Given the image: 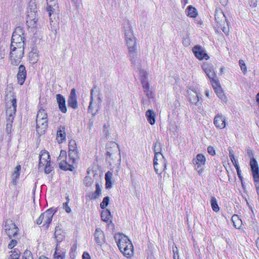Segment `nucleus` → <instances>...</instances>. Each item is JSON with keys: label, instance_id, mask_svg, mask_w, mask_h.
I'll return each mask as SVG.
<instances>
[{"label": "nucleus", "instance_id": "39", "mask_svg": "<svg viewBox=\"0 0 259 259\" xmlns=\"http://www.w3.org/2000/svg\"><path fill=\"white\" fill-rule=\"evenodd\" d=\"M68 156L72 161V163H74L75 160L78 158V152L77 150H75L74 151L69 150Z\"/></svg>", "mask_w": 259, "mask_h": 259}, {"label": "nucleus", "instance_id": "28", "mask_svg": "<svg viewBox=\"0 0 259 259\" xmlns=\"http://www.w3.org/2000/svg\"><path fill=\"white\" fill-rule=\"evenodd\" d=\"M146 116L148 122L151 124L153 125L155 122V114L153 110L149 109L146 112Z\"/></svg>", "mask_w": 259, "mask_h": 259}, {"label": "nucleus", "instance_id": "23", "mask_svg": "<svg viewBox=\"0 0 259 259\" xmlns=\"http://www.w3.org/2000/svg\"><path fill=\"white\" fill-rule=\"evenodd\" d=\"M126 257H130L134 254V247L132 243H128L121 250H120Z\"/></svg>", "mask_w": 259, "mask_h": 259}, {"label": "nucleus", "instance_id": "61", "mask_svg": "<svg viewBox=\"0 0 259 259\" xmlns=\"http://www.w3.org/2000/svg\"><path fill=\"white\" fill-rule=\"evenodd\" d=\"M82 259H91L90 254L86 252H84L82 254Z\"/></svg>", "mask_w": 259, "mask_h": 259}, {"label": "nucleus", "instance_id": "45", "mask_svg": "<svg viewBox=\"0 0 259 259\" xmlns=\"http://www.w3.org/2000/svg\"><path fill=\"white\" fill-rule=\"evenodd\" d=\"M215 92L217 94L219 98H220L222 100H224L226 99V96L223 92L221 88H218L217 90H215Z\"/></svg>", "mask_w": 259, "mask_h": 259}, {"label": "nucleus", "instance_id": "41", "mask_svg": "<svg viewBox=\"0 0 259 259\" xmlns=\"http://www.w3.org/2000/svg\"><path fill=\"white\" fill-rule=\"evenodd\" d=\"M210 81L214 91L217 90L218 88H221L217 77L213 79H210Z\"/></svg>", "mask_w": 259, "mask_h": 259}, {"label": "nucleus", "instance_id": "32", "mask_svg": "<svg viewBox=\"0 0 259 259\" xmlns=\"http://www.w3.org/2000/svg\"><path fill=\"white\" fill-rule=\"evenodd\" d=\"M189 99L191 103L197 105L199 100V97L197 94L195 92H193V94H189Z\"/></svg>", "mask_w": 259, "mask_h": 259}, {"label": "nucleus", "instance_id": "4", "mask_svg": "<svg viewBox=\"0 0 259 259\" xmlns=\"http://www.w3.org/2000/svg\"><path fill=\"white\" fill-rule=\"evenodd\" d=\"M95 94L97 96V98L94 102L95 106L97 107L98 108H100L102 102L100 91L97 89L96 86H94V88L91 91L90 101L88 109V112L92 113L93 115H95L96 113V112H94V107L93 106L94 104V95Z\"/></svg>", "mask_w": 259, "mask_h": 259}, {"label": "nucleus", "instance_id": "33", "mask_svg": "<svg viewBox=\"0 0 259 259\" xmlns=\"http://www.w3.org/2000/svg\"><path fill=\"white\" fill-rule=\"evenodd\" d=\"M39 161H41L42 162H49V161H50V160H49L50 159V155L48 152L46 151H42L39 154Z\"/></svg>", "mask_w": 259, "mask_h": 259}, {"label": "nucleus", "instance_id": "24", "mask_svg": "<svg viewBox=\"0 0 259 259\" xmlns=\"http://www.w3.org/2000/svg\"><path fill=\"white\" fill-rule=\"evenodd\" d=\"M101 188L98 183L96 184V191L94 192L89 193L87 195V197L90 200H95L98 198L101 194Z\"/></svg>", "mask_w": 259, "mask_h": 259}, {"label": "nucleus", "instance_id": "25", "mask_svg": "<svg viewBox=\"0 0 259 259\" xmlns=\"http://www.w3.org/2000/svg\"><path fill=\"white\" fill-rule=\"evenodd\" d=\"M20 170L21 166L20 165H17L15 167L14 170L12 174V180L11 183L14 186H16L17 184V180L19 178Z\"/></svg>", "mask_w": 259, "mask_h": 259}, {"label": "nucleus", "instance_id": "49", "mask_svg": "<svg viewBox=\"0 0 259 259\" xmlns=\"http://www.w3.org/2000/svg\"><path fill=\"white\" fill-rule=\"evenodd\" d=\"M47 2V8H51L58 6L57 0H46Z\"/></svg>", "mask_w": 259, "mask_h": 259}, {"label": "nucleus", "instance_id": "18", "mask_svg": "<svg viewBox=\"0 0 259 259\" xmlns=\"http://www.w3.org/2000/svg\"><path fill=\"white\" fill-rule=\"evenodd\" d=\"M202 68L209 79H213L217 77L213 66L212 64L204 63L202 66Z\"/></svg>", "mask_w": 259, "mask_h": 259}, {"label": "nucleus", "instance_id": "3", "mask_svg": "<svg viewBox=\"0 0 259 259\" xmlns=\"http://www.w3.org/2000/svg\"><path fill=\"white\" fill-rule=\"evenodd\" d=\"M24 47L10 46V60L11 64L17 66L19 65L24 55Z\"/></svg>", "mask_w": 259, "mask_h": 259}, {"label": "nucleus", "instance_id": "59", "mask_svg": "<svg viewBox=\"0 0 259 259\" xmlns=\"http://www.w3.org/2000/svg\"><path fill=\"white\" fill-rule=\"evenodd\" d=\"M8 51L7 47L5 48H4L3 50H2V48L1 49V50H0V56L1 57V58H3L4 57L3 56L4 55L5 53L6 52H7Z\"/></svg>", "mask_w": 259, "mask_h": 259}, {"label": "nucleus", "instance_id": "17", "mask_svg": "<svg viewBox=\"0 0 259 259\" xmlns=\"http://www.w3.org/2000/svg\"><path fill=\"white\" fill-rule=\"evenodd\" d=\"M213 123L217 128L223 129L226 126V119L222 114H218L214 118Z\"/></svg>", "mask_w": 259, "mask_h": 259}, {"label": "nucleus", "instance_id": "60", "mask_svg": "<svg viewBox=\"0 0 259 259\" xmlns=\"http://www.w3.org/2000/svg\"><path fill=\"white\" fill-rule=\"evenodd\" d=\"M71 1L75 4V6L76 8H78L79 7L81 0H71Z\"/></svg>", "mask_w": 259, "mask_h": 259}, {"label": "nucleus", "instance_id": "64", "mask_svg": "<svg viewBox=\"0 0 259 259\" xmlns=\"http://www.w3.org/2000/svg\"><path fill=\"white\" fill-rule=\"evenodd\" d=\"M172 251L174 253V254H178V248L175 246H172Z\"/></svg>", "mask_w": 259, "mask_h": 259}, {"label": "nucleus", "instance_id": "30", "mask_svg": "<svg viewBox=\"0 0 259 259\" xmlns=\"http://www.w3.org/2000/svg\"><path fill=\"white\" fill-rule=\"evenodd\" d=\"M65 127L64 126H61L57 131V136L58 138H60V140H58L59 142H62L63 140L65 139L66 133H65Z\"/></svg>", "mask_w": 259, "mask_h": 259}, {"label": "nucleus", "instance_id": "20", "mask_svg": "<svg viewBox=\"0 0 259 259\" xmlns=\"http://www.w3.org/2000/svg\"><path fill=\"white\" fill-rule=\"evenodd\" d=\"M95 240L99 246L105 242V238L103 231L100 228H96L94 233Z\"/></svg>", "mask_w": 259, "mask_h": 259}, {"label": "nucleus", "instance_id": "1", "mask_svg": "<svg viewBox=\"0 0 259 259\" xmlns=\"http://www.w3.org/2000/svg\"><path fill=\"white\" fill-rule=\"evenodd\" d=\"M124 28L130 60L135 68L139 69L141 67L140 60L138 56L136 37L133 34L131 26L128 23L124 24Z\"/></svg>", "mask_w": 259, "mask_h": 259}, {"label": "nucleus", "instance_id": "40", "mask_svg": "<svg viewBox=\"0 0 259 259\" xmlns=\"http://www.w3.org/2000/svg\"><path fill=\"white\" fill-rule=\"evenodd\" d=\"M47 113L44 109H40L37 112L36 119H48Z\"/></svg>", "mask_w": 259, "mask_h": 259}, {"label": "nucleus", "instance_id": "11", "mask_svg": "<svg viewBox=\"0 0 259 259\" xmlns=\"http://www.w3.org/2000/svg\"><path fill=\"white\" fill-rule=\"evenodd\" d=\"M205 162L206 158L204 155L201 153L198 154L196 158L193 159V164L199 174L202 172L203 166L205 165Z\"/></svg>", "mask_w": 259, "mask_h": 259}, {"label": "nucleus", "instance_id": "29", "mask_svg": "<svg viewBox=\"0 0 259 259\" xmlns=\"http://www.w3.org/2000/svg\"><path fill=\"white\" fill-rule=\"evenodd\" d=\"M112 173L109 171H108L105 174V179L106 181L105 187L106 189H110L112 186Z\"/></svg>", "mask_w": 259, "mask_h": 259}, {"label": "nucleus", "instance_id": "21", "mask_svg": "<svg viewBox=\"0 0 259 259\" xmlns=\"http://www.w3.org/2000/svg\"><path fill=\"white\" fill-rule=\"evenodd\" d=\"M56 100L59 110L63 113H66L67 108L65 98L62 95L58 94L56 95Z\"/></svg>", "mask_w": 259, "mask_h": 259}, {"label": "nucleus", "instance_id": "43", "mask_svg": "<svg viewBox=\"0 0 259 259\" xmlns=\"http://www.w3.org/2000/svg\"><path fill=\"white\" fill-rule=\"evenodd\" d=\"M154 151L155 152V155L156 154H162L160 153L161 151V144L160 142L157 141L154 144Z\"/></svg>", "mask_w": 259, "mask_h": 259}, {"label": "nucleus", "instance_id": "35", "mask_svg": "<svg viewBox=\"0 0 259 259\" xmlns=\"http://www.w3.org/2000/svg\"><path fill=\"white\" fill-rule=\"evenodd\" d=\"M187 15L190 17L194 18L197 15L196 9L192 6H189L187 8Z\"/></svg>", "mask_w": 259, "mask_h": 259}, {"label": "nucleus", "instance_id": "62", "mask_svg": "<svg viewBox=\"0 0 259 259\" xmlns=\"http://www.w3.org/2000/svg\"><path fill=\"white\" fill-rule=\"evenodd\" d=\"M222 28V31L226 34H228V32H229V28L228 27H226L224 26H223L222 25V26H221Z\"/></svg>", "mask_w": 259, "mask_h": 259}, {"label": "nucleus", "instance_id": "12", "mask_svg": "<svg viewBox=\"0 0 259 259\" xmlns=\"http://www.w3.org/2000/svg\"><path fill=\"white\" fill-rule=\"evenodd\" d=\"M114 238L119 250H121L128 243H132L127 236L121 233H116Z\"/></svg>", "mask_w": 259, "mask_h": 259}, {"label": "nucleus", "instance_id": "26", "mask_svg": "<svg viewBox=\"0 0 259 259\" xmlns=\"http://www.w3.org/2000/svg\"><path fill=\"white\" fill-rule=\"evenodd\" d=\"M47 11L49 13V16L50 17V23L51 24L53 22V18L52 16L54 17L57 15H58L59 12V7L58 6H56L51 8H47Z\"/></svg>", "mask_w": 259, "mask_h": 259}, {"label": "nucleus", "instance_id": "36", "mask_svg": "<svg viewBox=\"0 0 259 259\" xmlns=\"http://www.w3.org/2000/svg\"><path fill=\"white\" fill-rule=\"evenodd\" d=\"M210 204L212 210L215 212H218L220 210V207L218 204L216 198L214 196H211L210 200Z\"/></svg>", "mask_w": 259, "mask_h": 259}, {"label": "nucleus", "instance_id": "15", "mask_svg": "<svg viewBox=\"0 0 259 259\" xmlns=\"http://www.w3.org/2000/svg\"><path fill=\"white\" fill-rule=\"evenodd\" d=\"M36 132L39 135L44 134L48 125V119H36Z\"/></svg>", "mask_w": 259, "mask_h": 259}, {"label": "nucleus", "instance_id": "2", "mask_svg": "<svg viewBox=\"0 0 259 259\" xmlns=\"http://www.w3.org/2000/svg\"><path fill=\"white\" fill-rule=\"evenodd\" d=\"M25 40L24 30L21 27H17L12 34L11 46L24 47Z\"/></svg>", "mask_w": 259, "mask_h": 259}, {"label": "nucleus", "instance_id": "22", "mask_svg": "<svg viewBox=\"0 0 259 259\" xmlns=\"http://www.w3.org/2000/svg\"><path fill=\"white\" fill-rule=\"evenodd\" d=\"M215 20L220 26L223 25L225 22H226L228 26L229 22L227 20L224 13L222 11L216 12L215 14Z\"/></svg>", "mask_w": 259, "mask_h": 259}, {"label": "nucleus", "instance_id": "9", "mask_svg": "<svg viewBox=\"0 0 259 259\" xmlns=\"http://www.w3.org/2000/svg\"><path fill=\"white\" fill-rule=\"evenodd\" d=\"M28 8L30 10V13L28 14V17L29 18L27 20V23H29L32 27H35L37 21V19L35 18V14L37 12L35 0L30 1L28 4Z\"/></svg>", "mask_w": 259, "mask_h": 259}, {"label": "nucleus", "instance_id": "51", "mask_svg": "<svg viewBox=\"0 0 259 259\" xmlns=\"http://www.w3.org/2000/svg\"><path fill=\"white\" fill-rule=\"evenodd\" d=\"M239 65L240 66L241 69L244 74H245L247 71V68L245 65V62L242 60H240L239 61Z\"/></svg>", "mask_w": 259, "mask_h": 259}, {"label": "nucleus", "instance_id": "19", "mask_svg": "<svg viewBox=\"0 0 259 259\" xmlns=\"http://www.w3.org/2000/svg\"><path fill=\"white\" fill-rule=\"evenodd\" d=\"M26 77V70L25 67L21 65L19 66L18 68V72L17 74V79L18 83L20 85H23Z\"/></svg>", "mask_w": 259, "mask_h": 259}, {"label": "nucleus", "instance_id": "47", "mask_svg": "<svg viewBox=\"0 0 259 259\" xmlns=\"http://www.w3.org/2000/svg\"><path fill=\"white\" fill-rule=\"evenodd\" d=\"M68 148L69 150L70 151H74L75 150H77L76 142L74 140H71L69 142Z\"/></svg>", "mask_w": 259, "mask_h": 259}, {"label": "nucleus", "instance_id": "8", "mask_svg": "<svg viewBox=\"0 0 259 259\" xmlns=\"http://www.w3.org/2000/svg\"><path fill=\"white\" fill-rule=\"evenodd\" d=\"M140 71V75L141 77V81L143 88L144 92L146 94L147 97L150 99L153 98L154 94L150 90L149 85L147 81V74L143 70L141 69V67L139 69Z\"/></svg>", "mask_w": 259, "mask_h": 259}, {"label": "nucleus", "instance_id": "50", "mask_svg": "<svg viewBox=\"0 0 259 259\" xmlns=\"http://www.w3.org/2000/svg\"><path fill=\"white\" fill-rule=\"evenodd\" d=\"M56 241L58 242H61L64 238V235L63 234H58V232L56 233H54Z\"/></svg>", "mask_w": 259, "mask_h": 259}, {"label": "nucleus", "instance_id": "37", "mask_svg": "<svg viewBox=\"0 0 259 259\" xmlns=\"http://www.w3.org/2000/svg\"><path fill=\"white\" fill-rule=\"evenodd\" d=\"M29 57L31 61L33 63L36 62L38 60V54L37 50L34 49L29 53Z\"/></svg>", "mask_w": 259, "mask_h": 259}, {"label": "nucleus", "instance_id": "54", "mask_svg": "<svg viewBox=\"0 0 259 259\" xmlns=\"http://www.w3.org/2000/svg\"><path fill=\"white\" fill-rule=\"evenodd\" d=\"M17 244V241L15 239H12L8 244V247L9 249H12L14 248Z\"/></svg>", "mask_w": 259, "mask_h": 259}, {"label": "nucleus", "instance_id": "6", "mask_svg": "<svg viewBox=\"0 0 259 259\" xmlns=\"http://www.w3.org/2000/svg\"><path fill=\"white\" fill-rule=\"evenodd\" d=\"M57 211V208L52 207L47 209L45 212L42 213L36 220V224L40 225L43 223V226H46L48 228L52 221L53 215Z\"/></svg>", "mask_w": 259, "mask_h": 259}, {"label": "nucleus", "instance_id": "14", "mask_svg": "<svg viewBox=\"0 0 259 259\" xmlns=\"http://www.w3.org/2000/svg\"><path fill=\"white\" fill-rule=\"evenodd\" d=\"M68 106L73 109H76L78 108V103L77 96L76 95V90L73 88L71 90L70 95L67 100Z\"/></svg>", "mask_w": 259, "mask_h": 259}, {"label": "nucleus", "instance_id": "42", "mask_svg": "<svg viewBox=\"0 0 259 259\" xmlns=\"http://www.w3.org/2000/svg\"><path fill=\"white\" fill-rule=\"evenodd\" d=\"M109 197L106 196L103 198L102 202L100 203V207L102 209L105 208L108 205L109 202Z\"/></svg>", "mask_w": 259, "mask_h": 259}, {"label": "nucleus", "instance_id": "56", "mask_svg": "<svg viewBox=\"0 0 259 259\" xmlns=\"http://www.w3.org/2000/svg\"><path fill=\"white\" fill-rule=\"evenodd\" d=\"M257 0H249V4L250 7L255 8L257 6Z\"/></svg>", "mask_w": 259, "mask_h": 259}, {"label": "nucleus", "instance_id": "55", "mask_svg": "<svg viewBox=\"0 0 259 259\" xmlns=\"http://www.w3.org/2000/svg\"><path fill=\"white\" fill-rule=\"evenodd\" d=\"M207 152L211 155L213 156L215 154L214 148L212 146H209L207 149Z\"/></svg>", "mask_w": 259, "mask_h": 259}, {"label": "nucleus", "instance_id": "10", "mask_svg": "<svg viewBox=\"0 0 259 259\" xmlns=\"http://www.w3.org/2000/svg\"><path fill=\"white\" fill-rule=\"evenodd\" d=\"M4 229L6 234L10 238L16 237L18 228L11 220H7L5 223Z\"/></svg>", "mask_w": 259, "mask_h": 259}, {"label": "nucleus", "instance_id": "58", "mask_svg": "<svg viewBox=\"0 0 259 259\" xmlns=\"http://www.w3.org/2000/svg\"><path fill=\"white\" fill-rule=\"evenodd\" d=\"M10 256L11 259H18L19 254L15 251Z\"/></svg>", "mask_w": 259, "mask_h": 259}, {"label": "nucleus", "instance_id": "38", "mask_svg": "<svg viewBox=\"0 0 259 259\" xmlns=\"http://www.w3.org/2000/svg\"><path fill=\"white\" fill-rule=\"evenodd\" d=\"M232 221L233 223L234 226L237 228L239 229L241 225V220L239 219L237 215H233L232 217Z\"/></svg>", "mask_w": 259, "mask_h": 259}, {"label": "nucleus", "instance_id": "63", "mask_svg": "<svg viewBox=\"0 0 259 259\" xmlns=\"http://www.w3.org/2000/svg\"><path fill=\"white\" fill-rule=\"evenodd\" d=\"M64 156L66 157V152L63 150H61L60 155L58 157V160H61V157Z\"/></svg>", "mask_w": 259, "mask_h": 259}, {"label": "nucleus", "instance_id": "31", "mask_svg": "<svg viewBox=\"0 0 259 259\" xmlns=\"http://www.w3.org/2000/svg\"><path fill=\"white\" fill-rule=\"evenodd\" d=\"M111 218V213L108 209H105L102 212L101 218L103 221L108 222L109 220H110Z\"/></svg>", "mask_w": 259, "mask_h": 259}, {"label": "nucleus", "instance_id": "34", "mask_svg": "<svg viewBox=\"0 0 259 259\" xmlns=\"http://www.w3.org/2000/svg\"><path fill=\"white\" fill-rule=\"evenodd\" d=\"M65 255V252L59 249L58 245L57 244L56 248V251L54 254L55 259H63Z\"/></svg>", "mask_w": 259, "mask_h": 259}, {"label": "nucleus", "instance_id": "48", "mask_svg": "<svg viewBox=\"0 0 259 259\" xmlns=\"http://www.w3.org/2000/svg\"><path fill=\"white\" fill-rule=\"evenodd\" d=\"M53 170V167L51 166V161L47 162L45 168V172L47 174H50Z\"/></svg>", "mask_w": 259, "mask_h": 259}, {"label": "nucleus", "instance_id": "44", "mask_svg": "<svg viewBox=\"0 0 259 259\" xmlns=\"http://www.w3.org/2000/svg\"><path fill=\"white\" fill-rule=\"evenodd\" d=\"M229 157L235 167L236 164H238L237 163V160L235 158L234 152L232 149L229 150Z\"/></svg>", "mask_w": 259, "mask_h": 259}, {"label": "nucleus", "instance_id": "27", "mask_svg": "<svg viewBox=\"0 0 259 259\" xmlns=\"http://www.w3.org/2000/svg\"><path fill=\"white\" fill-rule=\"evenodd\" d=\"M59 167L64 170L73 171L74 167L70 164H68L66 161L62 160L59 163Z\"/></svg>", "mask_w": 259, "mask_h": 259}, {"label": "nucleus", "instance_id": "52", "mask_svg": "<svg viewBox=\"0 0 259 259\" xmlns=\"http://www.w3.org/2000/svg\"><path fill=\"white\" fill-rule=\"evenodd\" d=\"M66 199L67 200V202L63 203V208L65 210L66 212L67 213H70L71 211L70 207L68 206V203L69 201V199L68 197H66Z\"/></svg>", "mask_w": 259, "mask_h": 259}, {"label": "nucleus", "instance_id": "53", "mask_svg": "<svg viewBox=\"0 0 259 259\" xmlns=\"http://www.w3.org/2000/svg\"><path fill=\"white\" fill-rule=\"evenodd\" d=\"M29 258H33L32 253L30 251L26 250L23 253V259Z\"/></svg>", "mask_w": 259, "mask_h": 259}, {"label": "nucleus", "instance_id": "7", "mask_svg": "<svg viewBox=\"0 0 259 259\" xmlns=\"http://www.w3.org/2000/svg\"><path fill=\"white\" fill-rule=\"evenodd\" d=\"M153 165L156 173L160 174L166 168L167 163L162 154H156L154 155Z\"/></svg>", "mask_w": 259, "mask_h": 259}, {"label": "nucleus", "instance_id": "46", "mask_svg": "<svg viewBox=\"0 0 259 259\" xmlns=\"http://www.w3.org/2000/svg\"><path fill=\"white\" fill-rule=\"evenodd\" d=\"M93 182L92 178L89 176H86L83 180V184L87 187L91 186Z\"/></svg>", "mask_w": 259, "mask_h": 259}, {"label": "nucleus", "instance_id": "57", "mask_svg": "<svg viewBox=\"0 0 259 259\" xmlns=\"http://www.w3.org/2000/svg\"><path fill=\"white\" fill-rule=\"evenodd\" d=\"M235 168L236 169V171H237V175L238 176V177L241 179L242 180V177L241 176V170L239 168V166L238 165V164H236L235 165Z\"/></svg>", "mask_w": 259, "mask_h": 259}, {"label": "nucleus", "instance_id": "13", "mask_svg": "<svg viewBox=\"0 0 259 259\" xmlns=\"http://www.w3.org/2000/svg\"><path fill=\"white\" fill-rule=\"evenodd\" d=\"M192 51L195 56L200 60L202 59L207 60L209 58L205 52L204 48L200 45L195 46L192 49Z\"/></svg>", "mask_w": 259, "mask_h": 259}, {"label": "nucleus", "instance_id": "16", "mask_svg": "<svg viewBox=\"0 0 259 259\" xmlns=\"http://www.w3.org/2000/svg\"><path fill=\"white\" fill-rule=\"evenodd\" d=\"M250 165L254 182H257L259 181V170L257 161L254 158L250 159Z\"/></svg>", "mask_w": 259, "mask_h": 259}, {"label": "nucleus", "instance_id": "5", "mask_svg": "<svg viewBox=\"0 0 259 259\" xmlns=\"http://www.w3.org/2000/svg\"><path fill=\"white\" fill-rule=\"evenodd\" d=\"M12 106L8 108L6 111L7 117V123L6 125V130L8 134L11 132V128L12 127V123L16 114L17 102L16 99L13 98L12 100Z\"/></svg>", "mask_w": 259, "mask_h": 259}]
</instances>
